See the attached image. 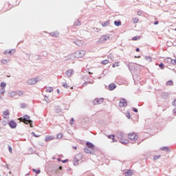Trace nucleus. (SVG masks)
Wrapping results in <instances>:
<instances>
[{"label": "nucleus", "instance_id": "f257e3e1", "mask_svg": "<svg viewBox=\"0 0 176 176\" xmlns=\"http://www.w3.org/2000/svg\"><path fill=\"white\" fill-rule=\"evenodd\" d=\"M30 119V116H25L23 118H19V120H20V122H23L25 124H30V127H34V126H32V120Z\"/></svg>", "mask_w": 176, "mask_h": 176}, {"label": "nucleus", "instance_id": "f03ea898", "mask_svg": "<svg viewBox=\"0 0 176 176\" xmlns=\"http://www.w3.org/2000/svg\"><path fill=\"white\" fill-rule=\"evenodd\" d=\"M85 54H86V51L80 50L74 53V57H76V58H82V57H85Z\"/></svg>", "mask_w": 176, "mask_h": 176}, {"label": "nucleus", "instance_id": "7ed1b4c3", "mask_svg": "<svg viewBox=\"0 0 176 176\" xmlns=\"http://www.w3.org/2000/svg\"><path fill=\"white\" fill-rule=\"evenodd\" d=\"M128 138L132 141V142H136L138 140V135L135 133H131L128 135Z\"/></svg>", "mask_w": 176, "mask_h": 176}, {"label": "nucleus", "instance_id": "20e7f679", "mask_svg": "<svg viewBox=\"0 0 176 176\" xmlns=\"http://www.w3.org/2000/svg\"><path fill=\"white\" fill-rule=\"evenodd\" d=\"M104 102V98H96L94 100V105H100V104H102Z\"/></svg>", "mask_w": 176, "mask_h": 176}, {"label": "nucleus", "instance_id": "39448f33", "mask_svg": "<svg viewBox=\"0 0 176 176\" xmlns=\"http://www.w3.org/2000/svg\"><path fill=\"white\" fill-rule=\"evenodd\" d=\"M119 107H120V108L127 107V102L126 101V100L121 99L120 102H119Z\"/></svg>", "mask_w": 176, "mask_h": 176}, {"label": "nucleus", "instance_id": "423d86ee", "mask_svg": "<svg viewBox=\"0 0 176 176\" xmlns=\"http://www.w3.org/2000/svg\"><path fill=\"white\" fill-rule=\"evenodd\" d=\"M167 63H170L173 65H176V60L172 59L171 58H167L166 59Z\"/></svg>", "mask_w": 176, "mask_h": 176}, {"label": "nucleus", "instance_id": "0eeeda50", "mask_svg": "<svg viewBox=\"0 0 176 176\" xmlns=\"http://www.w3.org/2000/svg\"><path fill=\"white\" fill-rule=\"evenodd\" d=\"M50 35L53 38H58L60 33H58V32H52L51 33H50Z\"/></svg>", "mask_w": 176, "mask_h": 176}, {"label": "nucleus", "instance_id": "6e6552de", "mask_svg": "<svg viewBox=\"0 0 176 176\" xmlns=\"http://www.w3.org/2000/svg\"><path fill=\"white\" fill-rule=\"evenodd\" d=\"M9 126L11 127V129H16L17 124H16L14 121H11L9 122Z\"/></svg>", "mask_w": 176, "mask_h": 176}, {"label": "nucleus", "instance_id": "1a4fd4ad", "mask_svg": "<svg viewBox=\"0 0 176 176\" xmlns=\"http://www.w3.org/2000/svg\"><path fill=\"white\" fill-rule=\"evenodd\" d=\"M86 145L87 146V148H89V149H91V151H94V144H93L92 143H90L89 142H87L86 143Z\"/></svg>", "mask_w": 176, "mask_h": 176}, {"label": "nucleus", "instance_id": "9d476101", "mask_svg": "<svg viewBox=\"0 0 176 176\" xmlns=\"http://www.w3.org/2000/svg\"><path fill=\"white\" fill-rule=\"evenodd\" d=\"M116 89V85L115 83H111L109 85V90L112 91V90H115Z\"/></svg>", "mask_w": 176, "mask_h": 176}, {"label": "nucleus", "instance_id": "9b49d317", "mask_svg": "<svg viewBox=\"0 0 176 176\" xmlns=\"http://www.w3.org/2000/svg\"><path fill=\"white\" fill-rule=\"evenodd\" d=\"M74 75V71L72 69H69L66 72V76L69 78Z\"/></svg>", "mask_w": 176, "mask_h": 176}, {"label": "nucleus", "instance_id": "f8f14e48", "mask_svg": "<svg viewBox=\"0 0 176 176\" xmlns=\"http://www.w3.org/2000/svg\"><path fill=\"white\" fill-rule=\"evenodd\" d=\"M54 140V138L53 136H50V135H47L45 138V141H46V142H49V141H52Z\"/></svg>", "mask_w": 176, "mask_h": 176}, {"label": "nucleus", "instance_id": "ddd939ff", "mask_svg": "<svg viewBox=\"0 0 176 176\" xmlns=\"http://www.w3.org/2000/svg\"><path fill=\"white\" fill-rule=\"evenodd\" d=\"M28 83L30 85H35L36 83V78H31L28 80Z\"/></svg>", "mask_w": 176, "mask_h": 176}, {"label": "nucleus", "instance_id": "4468645a", "mask_svg": "<svg viewBox=\"0 0 176 176\" xmlns=\"http://www.w3.org/2000/svg\"><path fill=\"white\" fill-rule=\"evenodd\" d=\"M120 143L121 144H129V140H127L126 138H122L120 140Z\"/></svg>", "mask_w": 176, "mask_h": 176}, {"label": "nucleus", "instance_id": "2eb2a0df", "mask_svg": "<svg viewBox=\"0 0 176 176\" xmlns=\"http://www.w3.org/2000/svg\"><path fill=\"white\" fill-rule=\"evenodd\" d=\"M109 39V36H103L100 38V41L101 42H105V41H108Z\"/></svg>", "mask_w": 176, "mask_h": 176}, {"label": "nucleus", "instance_id": "dca6fc26", "mask_svg": "<svg viewBox=\"0 0 176 176\" xmlns=\"http://www.w3.org/2000/svg\"><path fill=\"white\" fill-rule=\"evenodd\" d=\"M74 43H76L77 46H82L83 45V41L80 40H76V41H74Z\"/></svg>", "mask_w": 176, "mask_h": 176}, {"label": "nucleus", "instance_id": "f3484780", "mask_svg": "<svg viewBox=\"0 0 176 176\" xmlns=\"http://www.w3.org/2000/svg\"><path fill=\"white\" fill-rule=\"evenodd\" d=\"M13 96H19V97H22V96L24 94V93H23V91H19L18 93L16 92H12Z\"/></svg>", "mask_w": 176, "mask_h": 176}, {"label": "nucleus", "instance_id": "a211bd4d", "mask_svg": "<svg viewBox=\"0 0 176 176\" xmlns=\"http://www.w3.org/2000/svg\"><path fill=\"white\" fill-rule=\"evenodd\" d=\"M13 53H14V50H7L5 51L4 54H12Z\"/></svg>", "mask_w": 176, "mask_h": 176}, {"label": "nucleus", "instance_id": "6ab92c4d", "mask_svg": "<svg viewBox=\"0 0 176 176\" xmlns=\"http://www.w3.org/2000/svg\"><path fill=\"white\" fill-rule=\"evenodd\" d=\"M114 25H116V27H120L122 25V21H115Z\"/></svg>", "mask_w": 176, "mask_h": 176}, {"label": "nucleus", "instance_id": "aec40b11", "mask_svg": "<svg viewBox=\"0 0 176 176\" xmlns=\"http://www.w3.org/2000/svg\"><path fill=\"white\" fill-rule=\"evenodd\" d=\"M133 175V170H129L127 172H125V176H131Z\"/></svg>", "mask_w": 176, "mask_h": 176}, {"label": "nucleus", "instance_id": "412c9836", "mask_svg": "<svg viewBox=\"0 0 176 176\" xmlns=\"http://www.w3.org/2000/svg\"><path fill=\"white\" fill-rule=\"evenodd\" d=\"M174 85V82L171 80L166 82V86H173Z\"/></svg>", "mask_w": 176, "mask_h": 176}, {"label": "nucleus", "instance_id": "4be33fe9", "mask_svg": "<svg viewBox=\"0 0 176 176\" xmlns=\"http://www.w3.org/2000/svg\"><path fill=\"white\" fill-rule=\"evenodd\" d=\"M101 63L103 65H107V64H109V60H104L101 62Z\"/></svg>", "mask_w": 176, "mask_h": 176}, {"label": "nucleus", "instance_id": "5701e85b", "mask_svg": "<svg viewBox=\"0 0 176 176\" xmlns=\"http://www.w3.org/2000/svg\"><path fill=\"white\" fill-rule=\"evenodd\" d=\"M1 64H4L5 65H6V64H8V63H9V60H6V59H3L1 61Z\"/></svg>", "mask_w": 176, "mask_h": 176}, {"label": "nucleus", "instance_id": "b1692460", "mask_svg": "<svg viewBox=\"0 0 176 176\" xmlns=\"http://www.w3.org/2000/svg\"><path fill=\"white\" fill-rule=\"evenodd\" d=\"M140 21V19H138V17H135L133 19V22L135 23V24H137V23H138Z\"/></svg>", "mask_w": 176, "mask_h": 176}, {"label": "nucleus", "instance_id": "393cba45", "mask_svg": "<svg viewBox=\"0 0 176 176\" xmlns=\"http://www.w3.org/2000/svg\"><path fill=\"white\" fill-rule=\"evenodd\" d=\"M89 83L91 84V85H93L94 83V81H92V82H84L82 86L85 87L87 86V85Z\"/></svg>", "mask_w": 176, "mask_h": 176}, {"label": "nucleus", "instance_id": "a878e982", "mask_svg": "<svg viewBox=\"0 0 176 176\" xmlns=\"http://www.w3.org/2000/svg\"><path fill=\"white\" fill-rule=\"evenodd\" d=\"M138 39H141V36H134L133 37L132 41H138Z\"/></svg>", "mask_w": 176, "mask_h": 176}, {"label": "nucleus", "instance_id": "bb28decb", "mask_svg": "<svg viewBox=\"0 0 176 176\" xmlns=\"http://www.w3.org/2000/svg\"><path fill=\"white\" fill-rule=\"evenodd\" d=\"M84 151L85 152V153H91V149H89L87 148H85L84 149Z\"/></svg>", "mask_w": 176, "mask_h": 176}, {"label": "nucleus", "instance_id": "cd10ccee", "mask_svg": "<svg viewBox=\"0 0 176 176\" xmlns=\"http://www.w3.org/2000/svg\"><path fill=\"white\" fill-rule=\"evenodd\" d=\"M32 171L34 173H35V174H41V170H39V169H38V170L33 169Z\"/></svg>", "mask_w": 176, "mask_h": 176}, {"label": "nucleus", "instance_id": "c85d7f7f", "mask_svg": "<svg viewBox=\"0 0 176 176\" xmlns=\"http://www.w3.org/2000/svg\"><path fill=\"white\" fill-rule=\"evenodd\" d=\"M108 138H109L110 140H115V136L114 135H109Z\"/></svg>", "mask_w": 176, "mask_h": 176}, {"label": "nucleus", "instance_id": "c756f323", "mask_svg": "<svg viewBox=\"0 0 176 176\" xmlns=\"http://www.w3.org/2000/svg\"><path fill=\"white\" fill-rule=\"evenodd\" d=\"M63 87H65V89H68V87H69V86H68V84H67L66 82H63Z\"/></svg>", "mask_w": 176, "mask_h": 176}, {"label": "nucleus", "instance_id": "7c9ffc66", "mask_svg": "<svg viewBox=\"0 0 176 176\" xmlns=\"http://www.w3.org/2000/svg\"><path fill=\"white\" fill-rule=\"evenodd\" d=\"M47 93H52V91H53V88L52 87L47 88Z\"/></svg>", "mask_w": 176, "mask_h": 176}, {"label": "nucleus", "instance_id": "2f4dec72", "mask_svg": "<svg viewBox=\"0 0 176 176\" xmlns=\"http://www.w3.org/2000/svg\"><path fill=\"white\" fill-rule=\"evenodd\" d=\"M3 115H4V116H9V115H10L9 111L7 110V111H4Z\"/></svg>", "mask_w": 176, "mask_h": 176}, {"label": "nucleus", "instance_id": "473e14b6", "mask_svg": "<svg viewBox=\"0 0 176 176\" xmlns=\"http://www.w3.org/2000/svg\"><path fill=\"white\" fill-rule=\"evenodd\" d=\"M116 67H119V62L115 63V64L113 65V68H115Z\"/></svg>", "mask_w": 176, "mask_h": 176}, {"label": "nucleus", "instance_id": "72a5a7b5", "mask_svg": "<svg viewBox=\"0 0 176 176\" xmlns=\"http://www.w3.org/2000/svg\"><path fill=\"white\" fill-rule=\"evenodd\" d=\"M159 67L161 68V69H164V65L163 63H160Z\"/></svg>", "mask_w": 176, "mask_h": 176}, {"label": "nucleus", "instance_id": "f704fd0d", "mask_svg": "<svg viewBox=\"0 0 176 176\" xmlns=\"http://www.w3.org/2000/svg\"><path fill=\"white\" fill-rule=\"evenodd\" d=\"M74 25H80V21H77L74 23Z\"/></svg>", "mask_w": 176, "mask_h": 176}, {"label": "nucleus", "instance_id": "c9c22d12", "mask_svg": "<svg viewBox=\"0 0 176 176\" xmlns=\"http://www.w3.org/2000/svg\"><path fill=\"white\" fill-rule=\"evenodd\" d=\"M1 87H6V82H1Z\"/></svg>", "mask_w": 176, "mask_h": 176}, {"label": "nucleus", "instance_id": "e433bc0d", "mask_svg": "<svg viewBox=\"0 0 176 176\" xmlns=\"http://www.w3.org/2000/svg\"><path fill=\"white\" fill-rule=\"evenodd\" d=\"M57 138L60 139V138H63V133H59L57 135Z\"/></svg>", "mask_w": 176, "mask_h": 176}, {"label": "nucleus", "instance_id": "4c0bfd02", "mask_svg": "<svg viewBox=\"0 0 176 176\" xmlns=\"http://www.w3.org/2000/svg\"><path fill=\"white\" fill-rule=\"evenodd\" d=\"M145 60H148L151 62V61H152V58H151L149 56H146Z\"/></svg>", "mask_w": 176, "mask_h": 176}, {"label": "nucleus", "instance_id": "58836bf2", "mask_svg": "<svg viewBox=\"0 0 176 176\" xmlns=\"http://www.w3.org/2000/svg\"><path fill=\"white\" fill-rule=\"evenodd\" d=\"M74 122H75V120L74 118H72L70 120V124H74Z\"/></svg>", "mask_w": 176, "mask_h": 176}, {"label": "nucleus", "instance_id": "ea45409f", "mask_svg": "<svg viewBox=\"0 0 176 176\" xmlns=\"http://www.w3.org/2000/svg\"><path fill=\"white\" fill-rule=\"evenodd\" d=\"M8 149H9L10 153H12L13 152V149L12 148V147L9 146Z\"/></svg>", "mask_w": 176, "mask_h": 176}, {"label": "nucleus", "instance_id": "a19ab883", "mask_svg": "<svg viewBox=\"0 0 176 176\" xmlns=\"http://www.w3.org/2000/svg\"><path fill=\"white\" fill-rule=\"evenodd\" d=\"M162 151H168V148L167 147H162Z\"/></svg>", "mask_w": 176, "mask_h": 176}, {"label": "nucleus", "instance_id": "79ce46f5", "mask_svg": "<svg viewBox=\"0 0 176 176\" xmlns=\"http://www.w3.org/2000/svg\"><path fill=\"white\" fill-rule=\"evenodd\" d=\"M32 135H33L34 137H36V138H38L40 137L39 135H36L35 133H34V132H32Z\"/></svg>", "mask_w": 176, "mask_h": 176}, {"label": "nucleus", "instance_id": "37998d69", "mask_svg": "<svg viewBox=\"0 0 176 176\" xmlns=\"http://www.w3.org/2000/svg\"><path fill=\"white\" fill-rule=\"evenodd\" d=\"M173 105L175 106L176 105V98L173 100Z\"/></svg>", "mask_w": 176, "mask_h": 176}, {"label": "nucleus", "instance_id": "c03bdc74", "mask_svg": "<svg viewBox=\"0 0 176 176\" xmlns=\"http://www.w3.org/2000/svg\"><path fill=\"white\" fill-rule=\"evenodd\" d=\"M130 117H131L130 113H126V118H128V119H130Z\"/></svg>", "mask_w": 176, "mask_h": 176}, {"label": "nucleus", "instance_id": "a18cd8bd", "mask_svg": "<svg viewBox=\"0 0 176 176\" xmlns=\"http://www.w3.org/2000/svg\"><path fill=\"white\" fill-rule=\"evenodd\" d=\"M142 14V12L141 11L138 12V16H141Z\"/></svg>", "mask_w": 176, "mask_h": 176}, {"label": "nucleus", "instance_id": "49530a36", "mask_svg": "<svg viewBox=\"0 0 176 176\" xmlns=\"http://www.w3.org/2000/svg\"><path fill=\"white\" fill-rule=\"evenodd\" d=\"M133 112H135V113L138 112V109H137L135 108H133Z\"/></svg>", "mask_w": 176, "mask_h": 176}, {"label": "nucleus", "instance_id": "de8ad7c7", "mask_svg": "<svg viewBox=\"0 0 176 176\" xmlns=\"http://www.w3.org/2000/svg\"><path fill=\"white\" fill-rule=\"evenodd\" d=\"M159 157H160V155H155V156H154V159L155 160L159 159Z\"/></svg>", "mask_w": 176, "mask_h": 176}, {"label": "nucleus", "instance_id": "09e8293b", "mask_svg": "<svg viewBox=\"0 0 176 176\" xmlns=\"http://www.w3.org/2000/svg\"><path fill=\"white\" fill-rule=\"evenodd\" d=\"M157 24H159V21H155V22H154V25H157Z\"/></svg>", "mask_w": 176, "mask_h": 176}, {"label": "nucleus", "instance_id": "8fccbe9b", "mask_svg": "<svg viewBox=\"0 0 176 176\" xmlns=\"http://www.w3.org/2000/svg\"><path fill=\"white\" fill-rule=\"evenodd\" d=\"M88 74H89V75H93V72H88Z\"/></svg>", "mask_w": 176, "mask_h": 176}, {"label": "nucleus", "instance_id": "3c124183", "mask_svg": "<svg viewBox=\"0 0 176 176\" xmlns=\"http://www.w3.org/2000/svg\"><path fill=\"white\" fill-rule=\"evenodd\" d=\"M66 162H68V160H66L62 161V163H65Z\"/></svg>", "mask_w": 176, "mask_h": 176}, {"label": "nucleus", "instance_id": "603ef678", "mask_svg": "<svg viewBox=\"0 0 176 176\" xmlns=\"http://www.w3.org/2000/svg\"><path fill=\"white\" fill-rule=\"evenodd\" d=\"M136 52H140V48H137Z\"/></svg>", "mask_w": 176, "mask_h": 176}, {"label": "nucleus", "instance_id": "864d4df0", "mask_svg": "<svg viewBox=\"0 0 176 176\" xmlns=\"http://www.w3.org/2000/svg\"><path fill=\"white\" fill-rule=\"evenodd\" d=\"M57 93H58V94H60V89H58V90H57Z\"/></svg>", "mask_w": 176, "mask_h": 176}, {"label": "nucleus", "instance_id": "5fc2aeb1", "mask_svg": "<svg viewBox=\"0 0 176 176\" xmlns=\"http://www.w3.org/2000/svg\"><path fill=\"white\" fill-rule=\"evenodd\" d=\"M59 170H63V166H60Z\"/></svg>", "mask_w": 176, "mask_h": 176}, {"label": "nucleus", "instance_id": "6e6d98bb", "mask_svg": "<svg viewBox=\"0 0 176 176\" xmlns=\"http://www.w3.org/2000/svg\"><path fill=\"white\" fill-rule=\"evenodd\" d=\"M75 162H78V160H76V158L74 159Z\"/></svg>", "mask_w": 176, "mask_h": 176}, {"label": "nucleus", "instance_id": "4d7b16f0", "mask_svg": "<svg viewBox=\"0 0 176 176\" xmlns=\"http://www.w3.org/2000/svg\"><path fill=\"white\" fill-rule=\"evenodd\" d=\"M74 149H76V147H74Z\"/></svg>", "mask_w": 176, "mask_h": 176}, {"label": "nucleus", "instance_id": "13d9d810", "mask_svg": "<svg viewBox=\"0 0 176 176\" xmlns=\"http://www.w3.org/2000/svg\"><path fill=\"white\" fill-rule=\"evenodd\" d=\"M175 31H176V28L175 29Z\"/></svg>", "mask_w": 176, "mask_h": 176}, {"label": "nucleus", "instance_id": "bf43d9fd", "mask_svg": "<svg viewBox=\"0 0 176 176\" xmlns=\"http://www.w3.org/2000/svg\"><path fill=\"white\" fill-rule=\"evenodd\" d=\"M174 112H176L175 110H174Z\"/></svg>", "mask_w": 176, "mask_h": 176}]
</instances>
